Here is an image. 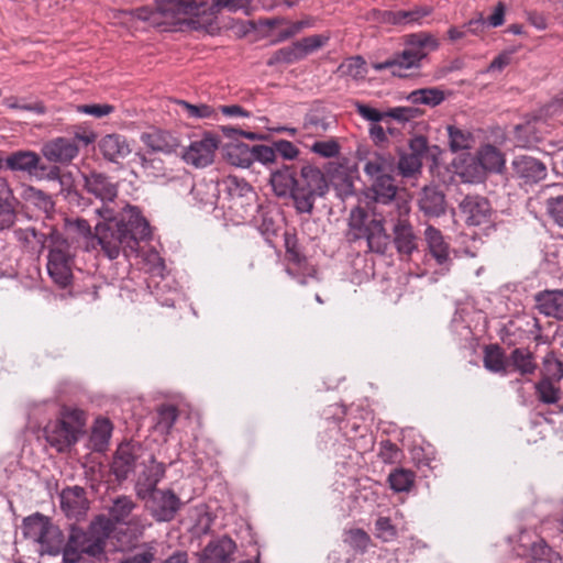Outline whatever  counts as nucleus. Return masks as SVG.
I'll use <instances>...</instances> for the list:
<instances>
[{"label":"nucleus","instance_id":"obj_1","mask_svg":"<svg viewBox=\"0 0 563 563\" xmlns=\"http://www.w3.org/2000/svg\"><path fill=\"white\" fill-rule=\"evenodd\" d=\"M98 213L104 221L96 225L92 241L109 260L118 258L121 253L125 257L137 253L140 242L151 236L150 224L136 207L128 205L117 216L102 207Z\"/></svg>","mask_w":563,"mask_h":563},{"label":"nucleus","instance_id":"obj_2","mask_svg":"<svg viewBox=\"0 0 563 563\" xmlns=\"http://www.w3.org/2000/svg\"><path fill=\"white\" fill-rule=\"evenodd\" d=\"M287 186H291V196L298 212L311 213L317 197H322L328 191V181L324 174L314 166H302L298 177L292 174L287 176Z\"/></svg>","mask_w":563,"mask_h":563},{"label":"nucleus","instance_id":"obj_3","mask_svg":"<svg viewBox=\"0 0 563 563\" xmlns=\"http://www.w3.org/2000/svg\"><path fill=\"white\" fill-rule=\"evenodd\" d=\"M384 221L385 219L368 220L366 210L355 207L350 212L346 240L351 243L365 240L368 252L384 254L389 244Z\"/></svg>","mask_w":563,"mask_h":563},{"label":"nucleus","instance_id":"obj_4","mask_svg":"<svg viewBox=\"0 0 563 563\" xmlns=\"http://www.w3.org/2000/svg\"><path fill=\"white\" fill-rule=\"evenodd\" d=\"M439 47V41L433 35L420 32L410 34L406 41V48L391 59L376 66L377 69H390L393 75L405 77L402 69L419 67L420 62L429 52Z\"/></svg>","mask_w":563,"mask_h":563},{"label":"nucleus","instance_id":"obj_5","mask_svg":"<svg viewBox=\"0 0 563 563\" xmlns=\"http://www.w3.org/2000/svg\"><path fill=\"white\" fill-rule=\"evenodd\" d=\"M48 247V275L55 284L66 288L73 279L74 253L71 246L62 234L54 232L51 234Z\"/></svg>","mask_w":563,"mask_h":563},{"label":"nucleus","instance_id":"obj_6","mask_svg":"<svg viewBox=\"0 0 563 563\" xmlns=\"http://www.w3.org/2000/svg\"><path fill=\"white\" fill-rule=\"evenodd\" d=\"M410 206L409 202H398L396 212L389 216L396 221L394 225V243L399 254L411 255L418 247V239L413 228L409 222Z\"/></svg>","mask_w":563,"mask_h":563},{"label":"nucleus","instance_id":"obj_7","mask_svg":"<svg viewBox=\"0 0 563 563\" xmlns=\"http://www.w3.org/2000/svg\"><path fill=\"white\" fill-rule=\"evenodd\" d=\"M146 507L157 521H170L181 507L179 497L172 489H158L147 496Z\"/></svg>","mask_w":563,"mask_h":563},{"label":"nucleus","instance_id":"obj_8","mask_svg":"<svg viewBox=\"0 0 563 563\" xmlns=\"http://www.w3.org/2000/svg\"><path fill=\"white\" fill-rule=\"evenodd\" d=\"M218 147L219 140L212 134H205L200 140L192 141L181 157L187 164L203 168L213 163Z\"/></svg>","mask_w":563,"mask_h":563},{"label":"nucleus","instance_id":"obj_9","mask_svg":"<svg viewBox=\"0 0 563 563\" xmlns=\"http://www.w3.org/2000/svg\"><path fill=\"white\" fill-rule=\"evenodd\" d=\"M459 208L467 225H486L492 222V206L484 197L466 196Z\"/></svg>","mask_w":563,"mask_h":563},{"label":"nucleus","instance_id":"obj_10","mask_svg":"<svg viewBox=\"0 0 563 563\" xmlns=\"http://www.w3.org/2000/svg\"><path fill=\"white\" fill-rule=\"evenodd\" d=\"M428 152V142L423 136H416L409 142L408 152L399 156L398 170L402 177H412L420 173L422 158Z\"/></svg>","mask_w":563,"mask_h":563},{"label":"nucleus","instance_id":"obj_11","mask_svg":"<svg viewBox=\"0 0 563 563\" xmlns=\"http://www.w3.org/2000/svg\"><path fill=\"white\" fill-rule=\"evenodd\" d=\"M93 539L90 538V531H84L80 528L73 527L65 545L64 563H77L82 553L96 556L100 552L93 550Z\"/></svg>","mask_w":563,"mask_h":563},{"label":"nucleus","instance_id":"obj_12","mask_svg":"<svg viewBox=\"0 0 563 563\" xmlns=\"http://www.w3.org/2000/svg\"><path fill=\"white\" fill-rule=\"evenodd\" d=\"M165 473V464L157 462L155 457L151 455L148 463L144 464V468L137 475L135 483V492L137 497L141 499H146L148 495L158 490L156 486L164 478Z\"/></svg>","mask_w":563,"mask_h":563},{"label":"nucleus","instance_id":"obj_13","mask_svg":"<svg viewBox=\"0 0 563 563\" xmlns=\"http://www.w3.org/2000/svg\"><path fill=\"white\" fill-rule=\"evenodd\" d=\"M432 8L417 5L411 9L385 10L379 12V21L385 24L408 26L421 24L422 20L430 15Z\"/></svg>","mask_w":563,"mask_h":563},{"label":"nucleus","instance_id":"obj_14","mask_svg":"<svg viewBox=\"0 0 563 563\" xmlns=\"http://www.w3.org/2000/svg\"><path fill=\"white\" fill-rule=\"evenodd\" d=\"M329 129V122L318 113H309L305 117L300 129L284 126L280 130L295 136L303 146H310L309 141L321 136Z\"/></svg>","mask_w":563,"mask_h":563},{"label":"nucleus","instance_id":"obj_15","mask_svg":"<svg viewBox=\"0 0 563 563\" xmlns=\"http://www.w3.org/2000/svg\"><path fill=\"white\" fill-rule=\"evenodd\" d=\"M140 446L130 442L121 443L113 456L111 470L117 479L124 481L134 470L140 457Z\"/></svg>","mask_w":563,"mask_h":563},{"label":"nucleus","instance_id":"obj_16","mask_svg":"<svg viewBox=\"0 0 563 563\" xmlns=\"http://www.w3.org/2000/svg\"><path fill=\"white\" fill-rule=\"evenodd\" d=\"M43 155L54 163H70L79 153L78 143L67 137H56L44 144Z\"/></svg>","mask_w":563,"mask_h":563},{"label":"nucleus","instance_id":"obj_17","mask_svg":"<svg viewBox=\"0 0 563 563\" xmlns=\"http://www.w3.org/2000/svg\"><path fill=\"white\" fill-rule=\"evenodd\" d=\"M84 188L103 202L113 201L118 196V186L102 173L91 172L84 175Z\"/></svg>","mask_w":563,"mask_h":563},{"label":"nucleus","instance_id":"obj_18","mask_svg":"<svg viewBox=\"0 0 563 563\" xmlns=\"http://www.w3.org/2000/svg\"><path fill=\"white\" fill-rule=\"evenodd\" d=\"M511 165L515 175L526 184H536L547 176V166L531 156H517Z\"/></svg>","mask_w":563,"mask_h":563},{"label":"nucleus","instance_id":"obj_19","mask_svg":"<svg viewBox=\"0 0 563 563\" xmlns=\"http://www.w3.org/2000/svg\"><path fill=\"white\" fill-rule=\"evenodd\" d=\"M5 166L11 170L25 172L32 176H40L46 170L41 164V157L33 151H16L5 158Z\"/></svg>","mask_w":563,"mask_h":563},{"label":"nucleus","instance_id":"obj_20","mask_svg":"<svg viewBox=\"0 0 563 563\" xmlns=\"http://www.w3.org/2000/svg\"><path fill=\"white\" fill-rule=\"evenodd\" d=\"M372 190L377 205H385L390 208L387 212L388 216H393V213L396 212V205L398 202H408L407 200L396 198L398 188L390 173L373 180Z\"/></svg>","mask_w":563,"mask_h":563},{"label":"nucleus","instance_id":"obj_21","mask_svg":"<svg viewBox=\"0 0 563 563\" xmlns=\"http://www.w3.org/2000/svg\"><path fill=\"white\" fill-rule=\"evenodd\" d=\"M98 146L103 158L111 163H119L128 157L132 152V147L128 139L117 133L104 135L99 141Z\"/></svg>","mask_w":563,"mask_h":563},{"label":"nucleus","instance_id":"obj_22","mask_svg":"<svg viewBox=\"0 0 563 563\" xmlns=\"http://www.w3.org/2000/svg\"><path fill=\"white\" fill-rule=\"evenodd\" d=\"M46 441L58 452L67 451L78 441V435L60 420L51 421L44 428Z\"/></svg>","mask_w":563,"mask_h":563},{"label":"nucleus","instance_id":"obj_23","mask_svg":"<svg viewBox=\"0 0 563 563\" xmlns=\"http://www.w3.org/2000/svg\"><path fill=\"white\" fill-rule=\"evenodd\" d=\"M235 543L228 537L210 541L199 554V563H230Z\"/></svg>","mask_w":563,"mask_h":563},{"label":"nucleus","instance_id":"obj_24","mask_svg":"<svg viewBox=\"0 0 563 563\" xmlns=\"http://www.w3.org/2000/svg\"><path fill=\"white\" fill-rule=\"evenodd\" d=\"M156 4L163 14L179 21H185L187 16L198 15L202 7L195 0H157Z\"/></svg>","mask_w":563,"mask_h":563},{"label":"nucleus","instance_id":"obj_25","mask_svg":"<svg viewBox=\"0 0 563 563\" xmlns=\"http://www.w3.org/2000/svg\"><path fill=\"white\" fill-rule=\"evenodd\" d=\"M16 200L5 179L0 178V231L10 229L16 218Z\"/></svg>","mask_w":563,"mask_h":563},{"label":"nucleus","instance_id":"obj_26","mask_svg":"<svg viewBox=\"0 0 563 563\" xmlns=\"http://www.w3.org/2000/svg\"><path fill=\"white\" fill-rule=\"evenodd\" d=\"M142 141L153 152L164 154H172L179 146L178 139L170 132L164 130H154L148 133H143Z\"/></svg>","mask_w":563,"mask_h":563},{"label":"nucleus","instance_id":"obj_27","mask_svg":"<svg viewBox=\"0 0 563 563\" xmlns=\"http://www.w3.org/2000/svg\"><path fill=\"white\" fill-rule=\"evenodd\" d=\"M540 313L563 320V291L545 290L536 295Z\"/></svg>","mask_w":563,"mask_h":563},{"label":"nucleus","instance_id":"obj_28","mask_svg":"<svg viewBox=\"0 0 563 563\" xmlns=\"http://www.w3.org/2000/svg\"><path fill=\"white\" fill-rule=\"evenodd\" d=\"M545 208L550 218L563 228V184H550L543 187Z\"/></svg>","mask_w":563,"mask_h":563},{"label":"nucleus","instance_id":"obj_29","mask_svg":"<svg viewBox=\"0 0 563 563\" xmlns=\"http://www.w3.org/2000/svg\"><path fill=\"white\" fill-rule=\"evenodd\" d=\"M424 239L432 257L438 264L443 265L449 261L450 246L441 231L432 225L427 227Z\"/></svg>","mask_w":563,"mask_h":563},{"label":"nucleus","instance_id":"obj_30","mask_svg":"<svg viewBox=\"0 0 563 563\" xmlns=\"http://www.w3.org/2000/svg\"><path fill=\"white\" fill-rule=\"evenodd\" d=\"M114 529V525L111 519L104 516H98L88 527L90 531V538L93 539V550L99 551L100 554L104 551L106 543L110 534Z\"/></svg>","mask_w":563,"mask_h":563},{"label":"nucleus","instance_id":"obj_31","mask_svg":"<svg viewBox=\"0 0 563 563\" xmlns=\"http://www.w3.org/2000/svg\"><path fill=\"white\" fill-rule=\"evenodd\" d=\"M57 419L79 437L84 432L87 415L77 407L64 405L59 410Z\"/></svg>","mask_w":563,"mask_h":563},{"label":"nucleus","instance_id":"obj_32","mask_svg":"<svg viewBox=\"0 0 563 563\" xmlns=\"http://www.w3.org/2000/svg\"><path fill=\"white\" fill-rule=\"evenodd\" d=\"M444 195L434 189H424L419 200L420 209L430 217H439L445 212Z\"/></svg>","mask_w":563,"mask_h":563},{"label":"nucleus","instance_id":"obj_33","mask_svg":"<svg viewBox=\"0 0 563 563\" xmlns=\"http://www.w3.org/2000/svg\"><path fill=\"white\" fill-rule=\"evenodd\" d=\"M51 523L47 517L35 514L24 519L22 526L23 534L25 538L40 543Z\"/></svg>","mask_w":563,"mask_h":563},{"label":"nucleus","instance_id":"obj_34","mask_svg":"<svg viewBox=\"0 0 563 563\" xmlns=\"http://www.w3.org/2000/svg\"><path fill=\"white\" fill-rule=\"evenodd\" d=\"M60 504L62 508L68 516H78L82 514L86 504L84 489L75 487L64 490L60 495Z\"/></svg>","mask_w":563,"mask_h":563},{"label":"nucleus","instance_id":"obj_35","mask_svg":"<svg viewBox=\"0 0 563 563\" xmlns=\"http://www.w3.org/2000/svg\"><path fill=\"white\" fill-rule=\"evenodd\" d=\"M40 544L43 552L57 555L59 553L64 554L66 542L62 530L51 523L43 539L40 541Z\"/></svg>","mask_w":563,"mask_h":563},{"label":"nucleus","instance_id":"obj_36","mask_svg":"<svg viewBox=\"0 0 563 563\" xmlns=\"http://www.w3.org/2000/svg\"><path fill=\"white\" fill-rule=\"evenodd\" d=\"M478 162L485 170L496 173L501 172V168L505 165L501 152L489 144L483 146L478 152Z\"/></svg>","mask_w":563,"mask_h":563},{"label":"nucleus","instance_id":"obj_37","mask_svg":"<svg viewBox=\"0 0 563 563\" xmlns=\"http://www.w3.org/2000/svg\"><path fill=\"white\" fill-rule=\"evenodd\" d=\"M135 507L136 504L131 497L119 496L113 500V504L109 509L111 521H115L118 523H126Z\"/></svg>","mask_w":563,"mask_h":563},{"label":"nucleus","instance_id":"obj_38","mask_svg":"<svg viewBox=\"0 0 563 563\" xmlns=\"http://www.w3.org/2000/svg\"><path fill=\"white\" fill-rule=\"evenodd\" d=\"M483 362L485 368L493 373L506 372L505 353L497 344H490L485 347Z\"/></svg>","mask_w":563,"mask_h":563},{"label":"nucleus","instance_id":"obj_39","mask_svg":"<svg viewBox=\"0 0 563 563\" xmlns=\"http://www.w3.org/2000/svg\"><path fill=\"white\" fill-rule=\"evenodd\" d=\"M510 362L521 375L533 374L537 368L533 354L527 349H515L510 354Z\"/></svg>","mask_w":563,"mask_h":563},{"label":"nucleus","instance_id":"obj_40","mask_svg":"<svg viewBox=\"0 0 563 563\" xmlns=\"http://www.w3.org/2000/svg\"><path fill=\"white\" fill-rule=\"evenodd\" d=\"M448 136L450 150L454 153L468 150L472 146L473 136L467 130L460 129L455 125H448Z\"/></svg>","mask_w":563,"mask_h":563},{"label":"nucleus","instance_id":"obj_41","mask_svg":"<svg viewBox=\"0 0 563 563\" xmlns=\"http://www.w3.org/2000/svg\"><path fill=\"white\" fill-rule=\"evenodd\" d=\"M364 172L372 180H375L380 176L391 173L393 165L388 158L375 154L366 161Z\"/></svg>","mask_w":563,"mask_h":563},{"label":"nucleus","instance_id":"obj_42","mask_svg":"<svg viewBox=\"0 0 563 563\" xmlns=\"http://www.w3.org/2000/svg\"><path fill=\"white\" fill-rule=\"evenodd\" d=\"M416 475L405 468H396L388 476L390 488L395 492H409L415 484Z\"/></svg>","mask_w":563,"mask_h":563},{"label":"nucleus","instance_id":"obj_43","mask_svg":"<svg viewBox=\"0 0 563 563\" xmlns=\"http://www.w3.org/2000/svg\"><path fill=\"white\" fill-rule=\"evenodd\" d=\"M112 433V423L107 418H97L91 431V442L98 449L108 444Z\"/></svg>","mask_w":563,"mask_h":563},{"label":"nucleus","instance_id":"obj_44","mask_svg":"<svg viewBox=\"0 0 563 563\" xmlns=\"http://www.w3.org/2000/svg\"><path fill=\"white\" fill-rule=\"evenodd\" d=\"M252 150L246 144H238L228 148V157L232 165L247 168L253 163Z\"/></svg>","mask_w":563,"mask_h":563},{"label":"nucleus","instance_id":"obj_45","mask_svg":"<svg viewBox=\"0 0 563 563\" xmlns=\"http://www.w3.org/2000/svg\"><path fill=\"white\" fill-rule=\"evenodd\" d=\"M339 71L353 79H362L367 73L366 63L361 56L351 57L339 66Z\"/></svg>","mask_w":563,"mask_h":563},{"label":"nucleus","instance_id":"obj_46","mask_svg":"<svg viewBox=\"0 0 563 563\" xmlns=\"http://www.w3.org/2000/svg\"><path fill=\"white\" fill-rule=\"evenodd\" d=\"M178 418V410L173 405H163L157 410V429L168 434Z\"/></svg>","mask_w":563,"mask_h":563},{"label":"nucleus","instance_id":"obj_47","mask_svg":"<svg viewBox=\"0 0 563 563\" xmlns=\"http://www.w3.org/2000/svg\"><path fill=\"white\" fill-rule=\"evenodd\" d=\"M330 40V34H314L297 41L302 58L322 48Z\"/></svg>","mask_w":563,"mask_h":563},{"label":"nucleus","instance_id":"obj_48","mask_svg":"<svg viewBox=\"0 0 563 563\" xmlns=\"http://www.w3.org/2000/svg\"><path fill=\"white\" fill-rule=\"evenodd\" d=\"M24 199L26 202L35 206L46 213L49 212L54 207V202L52 201L51 197L44 191L34 187H29L24 191Z\"/></svg>","mask_w":563,"mask_h":563},{"label":"nucleus","instance_id":"obj_49","mask_svg":"<svg viewBox=\"0 0 563 563\" xmlns=\"http://www.w3.org/2000/svg\"><path fill=\"white\" fill-rule=\"evenodd\" d=\"M344 542L357 552L364 553L371 542V538L363 529H350L344 534Z\"/></svg>","mask_w":563,"mask_h":563},{"label":"nucleus","instance_id":"obj_50","mask_svg":"<svg viewBox=\"0 0 563 563\" xmlns=\"http://www.w3.org/2000/svg\"><path fill=\"white\" fill-rule=\"evenodd\" d=\"M306 147L324 158L335 157L340 153V145L334 139L314 141L310 143V146Z\"/></svg>","mask_w":563,"mask_h":563},{"label":"nucleus","instance_id":"obj_51","mask_svg":"<svg viewBox=\"0 0 563 563\" xmlns=\"http://www.w3.org/2000/svg\"><path fill=\"white\" fill-rule=\"evenodd\" d=\"M178 104L186 111L188 118L195 119H207V118H216V110L205 103L201 104H191L187 101L180 100Z\"/></svg>","mask_w":563,"mask_h":563},{"label":"nucleus","instance_id":"obj_52","mask_svg":"<svg viewBox=\"0 0 563 563\" xmlns=\"http://www.w3.org/2000/svg\"><path fill=\"white\" fill-rule=\"evenodd\" d=\"M411 97L415 102L429 104L433 107L440 104L444 100L443 91L435 88L420 89L413 91L411 93Z\"/></svg>","mask_w":563,"mask_h":563},{"label":"nucleus","instance_id":"obj_53","mask_svg":"<svg viewBox=\"0 0 563 563\" xmlns=\"http://www.w3.org/2000/svg\"><path fill=\"white\" fill-rule=\"evenodd\" d=\"M301 59H303L302 54L300 53L297 42H295L290 46L278 49L274 55V60H271L269 64L274 62L291 64Z\"/></svg>","mask_w":563,"mask_h":563},{"label":"nucleus","instance_id":"obj_54","mask_svg":"<svg viewBox=\"0 0 563 563\" xmlns=\"http://www.w3.org/2000/svg\"><path fill=\"white\" fill-rule=\"evenodd\" d=\"M287 26L278 32L277 40L285 41L290 38L301 32L303 29L311 27L313 25V20L310 18L297 21V22H288L286 21Z\"/></svg>","mask_w":563,"mask_h":563},{"label":"nucleus","instance_id":"obj_55","mask_svg":"<svg viewBox=\"0 0 563 563\" xmlns=\"http://www.w3.org/2000/svg\"><path fill=\"white\" fill-rule=\"evenodd\" d=\"M378 455L384 463L393 464L400 460L401 451L395 443L386 440L380 442Z\"/></svg>","mask_w":563,"mask_h":563},{"label":"nucleus","instance_id":"obj_56","mask_svg":"<svg viewBox=\"0 0 563 563\" xmlns=\"http://www.w3.org/2000/svg\"><path fill=\"white\" fill-rule=\"evenodd\" d=\"M253 162L257 161L263 164H272L276 161L275 145H254L251 147Z\"/></svg>","mask_w":563,"mask_h":563},{"label":"nucleus","instance_id":"obj_57","mask_svg":"<svg viewBox=\"0 0 563 563\" xmlns=\"http://www.w3.org/2000/svg\"><path fill=\"white\" fill-rule=\"evenodd\" d=\"M539 398L544 404H554L559 400L558 389L549 379H543L537 385Z\"/></svg>","mask_w":563,"mask_h":563},{"label":"nucleus","instance_id":"obj_58","mask_svg":"<svg viewBox=\"0 0 563 563\" xmlns=\"http://www.w3.org/2000/svg\"><path fill=\"white\" fill-rule=\"evenodd\" d=\"M77 111L95 118H102L112 113L114 111V107L107 103L79 104L77 106Z\"/></svg>","mask_w":563,"mask_h":563},{"label":"nucleus","instance_id":"obj_59","mask_svg":"<svg viewBox=\"0 0 563 563\" xmlns=\"http://www.w3.org/2000/svg\"><path fill=\"white\" fill-rule=\"evenodd\" d=\"M375 527L377 537L384 541H390L397 534V530L388 517H379L375 522Z\"/></svg>","mask_w":563,"mask_h":563},{"label":"nucleus","instance_id":"obj_60","mask_svg":"<svg viewBox=\"0 0 563 563\" xmlns=\"http://www.w3.org/2000/svg\"><path fill=\"white\" fill-rule=\"evenodd\" d=\"M356 112L365 120L371 121L373 123L382 122L386 120L385 112H382L375 108H372L368 104L357 101L355 103Z\"/></svg>","mask_w":563,"mask_h":563},{"label":"nucleus","instance_id":"obj_61","mask_svg":"<svg viewBox=\"0 0 563 563\" xmlns=\"http://www.w3.org/2000/svg\"><path fill=\"white\" fill-rule=\"evenodd\" d=\"M276 157L282 156L285 159H294L298 156V148L289 141L279 140L274 142Z\"/></svg>","mask_w":563,"mask_h":563},{"label":"nucleus","instance_id":"obj_62","mask_svg":"<svg viewBox=\"0 0 563 563\" xmlns=\"http://www.w3.org/2000/svg\"><path fill=\"white\" fill-rule=\"evenodd\" d=\"M285 246H286V255L288 261L300 264L302 261V256L297 247V241L295 238L286 235L285 238Z\"/></svg>","mask_w":563,"mask_h":563},{"label":"nucleus","instance_id":"obj_63","mask_svg":"<svg viewBox=\"0 0 563 563\" xmlns=\"http://www.w3.org/2000/svg\"><path fill=\"white\" fill-rule=\"evenodd\" d=\"M385 114L386 119L391 118L399 122H406L413 117V110L411 108L397 107L389 109Z\"/></svg>","mask_w":563,"mask_h":563},{"label":"nucleus","instance_id":"obj_64","mask_svg":"<svg viewBox=\"0 0 563 563\" xmlns=\"http://www.w3.org/2000/svg\"><path fill=\"white\" fill-rule=\"evenodd\" d=\"M153 560L154 553L151 550H145L126 558L121 563H152Z\"/></svg>","mask_w":563,"mask_h":563}]
</instances>
